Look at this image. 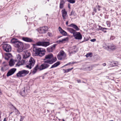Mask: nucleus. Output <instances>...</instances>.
<instances>
[{
  "instance_id": "nucleus-31",
  "label": "nucleus",
  "mask_w": 121,
  "mask_h": 121,
  "mask_svg": "<svg viewBox=\"0 0 121 121\" xmlns=\"http://www.w3.org/2000/svg\"><path fill=\"white\" fill-rule=\"evenodd\" d=\"M68 1L72 4L74 3L75 2V0H68Z\"/></svg>"
},
{
  "instance_id": "nucleus-52",
  "label": "nucleus",
  "mask_w": 121,
  "mask_h": 121,
  "mask_svg": "<svg viewBox=\"0 0 121 121\" xmlns=\"http://www.w3.org/2000/svg\"><path fill=\"white\" fill-rule=\"evenodd\" d=\"M68 7L69 9H70V4H68Z\"/></svg>"
},
{
  "instance_id": "nucleus-43",
  "label": "nucleus",
  "mask_w": 121,
  "mask_h": 121,
  "mask_svg": "<svg viewBox=\"0 0 121 121\" xmlns=\"http://www.w3.org/2000/svg\"><path fill=\"white\" fill-rule=\"evenodd\" d=\"M20 94L22 96H23L25 94H23V92L22 91H21L20 93Z\"/></svg>"
},
{
  "instance_id": "nucleus-22",
  "label": "nucleus",
  "mask_w": 121,
  "mask_h": 121,
  "mask_svg": "<svg viewBox=\"0 0 121 121\" xmlns=\"http://www.w3.org/2000/svg\"><path fill=\"white\" fill-rule=\"evenodd\" d=\"M45 57V58L46 59H50L53 57V55L51 53L50 54L46 55Z\"/></svg>"
},
{
  "instance_id": "nucleus-42",
  "label": "nucleus",
  "mask_w": 121,
  "mask_h": 121,
  "mask_svg": "<svg viewBox=\"0 0 121 121\" xmlns=\"http://www.w3.org/2000/svg\"><path fill=\"white\" fill-rule=\"evenodd\" d=\"M96 40V39H91V41L93 42H95Z\"/></svg>"
},
{
  "instance_id": "nucleus-6",
  "label": "nucleus",
  "mask_w": 121,
  "mask_h": 121,
  "mask_svg": "<svg viewBox=\"0 0 121 121\" xmlns=\"http://www.w3.org/2000/svg\"><path fill=\"white\" fill-rule=\"evenodd\" d=\"M36 44L37 45L46 47L50 45V43L46 41L38 42L36 43Z\"/></svg>"
},
{
  "instance_id": "nucleus-9",
  "label": "nucleus",
  "mask_w": 121,
  "mask_h": 121,
  "mask_svg": "<svg viewBox=\"0 0 121 121\" xmlns=\"http://www.w3.org/2000/svg\"><path fill=\"white\" fill-rule=\"evenodd\" d=\"M62 17L64 21H65L66 19L68 17L67 12L66 11L65 9L62 10L61 11Z\"/></svg>"
},
{
  "instance_id": "nucleus-29",
  "label": "nucleus",
  "mask_w": 121,
  "mask_h": 121,
  "mask_svg": "<svg viewBox=\"0 0 121 121\" xmlns=\"http://www.w3.org/2000/svg\"><path fill=\"white\" fill-rule=\"evenodd\" d=\"M21 57L20 55L18 54L17 56V60L18 61H20L21 60Z\"/></svg>"
},
{
  "instance_id": "nucleus-56",
  "label": "nucleus",
  "mask_w": 121,
  "mask_h": 121,
  "mask_svg": "<svg viewBox=\"0 0 121 121\" xmlns=\"http://www.w3.org/2000/svg\"><path fill=\"white\" fill-rule=\"evenodd\" d=\"M3 121H6V118H4V119Z\"/></svg>"
},
{
  "instance_id": "nucleus-10",
  "label": "nucleus",
  "mask_w": 121,
  "mask_h": 121,
  "mask_svg": "<svg viewBox=\"0 0 121 121\" xmlns=\"http://www.w3.org/2000/svg\"><path fill=\"white\" fill-rule=\"evenodd\" d=\"M73 36L76 39H81L82 38V35L79 32H76Z\"/></svg>"
},
{
  "instance_id": "nucleus-55",
  "label": "nucleus",
  "mask_w": 121,
  "mask_h": 121,
  "mask_svg": "<svg viewBox=\"0 0 121 121\" xmlns=\"http://www.w3.org/2000/svg\"><path fill=\"white\" fill-rule=\"evenodd\" d=\"M68 21H67L66 22V24L67 25L68 24Z\"/></svg>"
},
{
  "instance_id": "nucleus-37",
  "label": "nucleus",
  "mask_w": 121,
  "mask_h": 121,
  "mask_svg": "<svg viewBox=\"0 0 121 121\" xmlns=\"http://www.w3.org/2000/svg\"><path fill=\"white\" fill-rule=\"evenodd\" d=\"M20 62L22 63L21 64L22 65L25 63V61L24 60H22Z\"/></svg>"
},
{
  "instance_id": "nucleus-51",
  "label": "nucleus",
  "mask_w": 121,
  "mask_h": 121,
  "mask_svg": "<svg viewBox=\"0 0 121 121\" xmlns=\"http://www.w3.org/2000/svg\"><path fill=\"white\" fill-rule=\"evenodd\" d=\"M76 52V51H74L73 52H71V53H73L74 52V53H75Z\"/></svg>"
},
{
  "instance_id": "nucleus-57",
  "label": "nucleus",
  "mask_w": 121,
  "mask_h": 121,
  "mask_svg": "<svg viewBox=\"0 0 121 121\" xmlns=\"http://www.w3.org/2000/svg\"><path fill=\"white\" fill-rule=\"evenodd\" d=\"M76 46H74L73 47V48H74V49H75V48L76 47Z\"/></svg>"
},
{
  "instance_id": "nucleus-47",
  "label": "nucleus",
  "mask_w": 121,
  "mask_h": 121,
  "mask_svg": "<svg viewBox=\"0 0 121 121\" xmlns=\"http://www.w3.org/2000/svg\"><path fill=\"white\" fill-rule=\"evenodd\" d=\"M102 30L103 31L104 33H106L107 32V31L106 30H104L103 29H102Z\"/></svg>"
},
{
  "instance_id": "nucleus-33",
  "label": "nucleus",
  "mask_w": 121,
  "mask_h": 121,
  "mask_svg": "<svg viewBox=\"0 0 121 121\" xmlns=\"http://www.w3.org/2000/svg\"><path fill=\"white\" fill-rule=\"evenodd\" d=\"M6 56H7V57L10 58L12 56V55L10 53H6Z\"/></svg>"
},
{
  "instance_id": "nucleus-27",
  "label": "nucleus",
  "mask_w": 121,
  "mask_h": 121,
  "mask_svg": "<svg viewBox=\"0 0 121 121\" xmlns=\"http://www.w3.org/2000/svg\"><path fill=\"white\" fill-rule=\"evenodd\" d=\"M112 66H115L117 65V62H113L111 64Z\"/></svg>"
},
{
  "instance_id": "nucleus-32",
  "label": "nucleus",
  "mask_w": 121,
  "mask_h": 121,
  "mask_svg": "<svg viewBox=\"0 0 121 121\" xmlns=\"http://www.w3.org/2000/svg\"><path fill=\"white\" fill-rule=\"evenodd\" d=\"M18 62L16 64V66H19L20 65H22V64H21V62L20 61Z\"/></svg>"
},
{
  "instance_id": "nucleus-46",
  "label": "nucleus",
  "mask_w": 121,
  "mask_h": 121,
  "mask_svg": "<svg viewBox=\"0 0 121 121\" xmlns=\"http://www.w3.org/2000/svg\"><path fill=\"white\" fill-rule=\"evenodd\" d=\"M99 30H102L103 28L102 27H101L100 26H99Z\"/></svg>"
},
{
  "instance_id": "nucleus-50",
  "label": "nucleus",
  "mask_w": 121,
  "mask_h": 121,
  "mask_svg": "<svg viewBox=\"0 0 121 121\" xmlns=\"http://www.w3.org/2000/svg\"><path fill=\"white\" fill-rule=\"evenodd\" d=\"M77 81L78 83H80L81 82V80H77Z\"/></svg>"
},
{
  "instance_id": "nucleus-35",
  "label": "nucleus",
  "mask_w": 121,
  "mask_h": 121,
  "mask_svg": "<svg viewBox=\"0 0 121 121\" xmlns=\"http://www.w3.org/2000/svg\"><path fill=\"white\" fill-rule=\"evenodd\" d=\"M65 2L63 0H62L61 1L60 3V4L64 5L65 3Z\"/></svg>"
},
{
  "instance_id": "nucleus-49",
  "label": "nucleus",
  "mask_w": 121,
  "mask_h": 121,
  "mask_svg": "<svg viewBox=\"0 0 121 121\" xmlns=\"http://www.w3.org/2000/svg\"><path fill=\"white\" fill-rule=\"evenodd\" d=\"M102 65L104 66H105L106 65V64L105 63H103V64H102Z\"/></svg>"
},
{
  "instance_id": "nucleus-28",
  "label": "nucleus",
  "mask_w": 121,
  "mask_h": 121,
  "mask_svg": "<svg viewBox=\"0 0 121 121\" xmlns=\"http://www.w3.org/2000/svg\"><path fill=\"white\" fill-rule=\"evenodd\" d=\"M73 69V68H70V69H67L64 70H65V73H67V72H69L70 71V70H72Z\"/></svg>"
},
{
  "instance_id": "nucleus-24",
  "label": "nucleus",
  "mask_w": 121,
  "mask_h": 121,
  "mask_svg": "<svg viewBox=\"0 0 121 121\" xmlns=\"http://www.w3.org/2000/svg\"><path fill=\"white\" fill-rule=\"evenodd\" d=\"M45 61L48 64H52L53 63V62L52 61V59L48 60L46 61Z\"/></svg>"
},
{
  "instance_id": "nucleus-15",
  "label": "nucleus",
  "mask_w": 121,
  "mask_h": 121,
  "mask_svg": "<svg viewBox=\"0 0 121 121\" xmlns=\"http://www.w3.org/2000/svg\"><path fill=\"white\" fill-rule=\"evenodd\" d=\"M68 26L73 28L77 31L79 30H80L79 29L77 25L73 23L71 24Z\"/></svg>"
},
{
  "instance_id": "nucleus-20",
  "label": "nucleus",
  "mask_w": 121,
  "mask_h": 121,
  "mask_svg": "<svg viewBox=\"0 0 121 121\" xmlns=\"http://www.w3.org/2000/svg\"><path fill=\"white\" fill-rule=\"evenodd\" d=\"M108 49L113 50L116 49L115 46L113 44H111L107 47Z\"/></svg>"
},
{
  "instance_id": "nucleus-1",
  "label": "nucleus",
  "mask_w": 121,
  "mask_h": 121,
  "mask_svg": "<svg viewBox=\"0 0 121 121\" xmlns=\"http://www.w3.org/2000/svg\"><path fill=\"white\" fill-rule=\"evenodd\" d=\"M11 42L13 44L14 46L17 48L18 52H21L23 51L24 45L22 42L14 38H13Z\"/></svg>"
},
{
  "instance_id": "nucleus-30",
  "label": "nucleus",
  "mask_w": 121,
  "mask_h": 121,
  "mask_svg": "<svg viewBox=\"0 0 121 121\" xmlns=\"http://www.w3.org/2000/svg\"><path fill=\"white\" fill-rule=\"evenodd\" d=\"M96 8L97 9L98 11H100V8H101V7L99 5H97L96 6Z\"/></svg>"
},
{
  "instance_id": "nucleus-48",
  "label": "nucleus",
  "mask_w": 121,
  "mask_h": 121,
  "mask_svg": "<svg viewBox=\"0 0 121 121\" xmlns=\"http://www.w3.org/2000/svg\"><path fill=\"white\" fill-rule=\"evenodd\" d=\"M52 35V34H51V33H50V32H49L48 33V35L49 36H51V35Z\"/></svg>"
},
{
  "instance_id": "nucleus-63",
  "label": "nucleus",
  "mask_w": 121,
  "mask_h": 121,
  "mask_svg": "<svg viewBox=\"0 0 121 121\" xmlns=\"http://www.w3.org/2000/svg\"><path fill=\"white\" fill-rule=\"evenodd\" d=\"M13 112H11L10 113V114H12V113Z\"/></svg>"
},
{
  "instance_id": "nucleus-21",
  "label": "nucleus",
  "mask_w": 121,
  "mask_h": 121,
  "mask_svg": "<svg viewBox=\"0 0 121 121\" xmlns=\"http://www.w3.org/2000/svg\"><path fill=\"white\" fill-rule=\"evenodd\" d=\"M60 64V62L58 61L52 65L50 69H51L54 67H56L58 66Z\"/></svg>"
},
{
  "instance_id": "nucleus-64",
  "label": "nucleus",
  "mask_w": 121,
  "mask_h": 121,
  "mask_svg": "<svg viewBox=\"0 0 121 121\" xmlns=\"http://www.w3.org/2000/svg\"><path fill=\"white\" fill-rule=\"evenodd\" d=\"M65 121L64 120V119H63V121Z\"/></svg>"
},
{
  "instance_id": "nucleus-58",
  "label": "nucleus",
  "mask_w": 121,
  "mask_h": 121,
  "mask_svg": "<svg viewBox=\"0 0 121 121\" xmlns=\"http://www.w3.org/2000/svg\"><path fill=\"white\" fill-rule=\"evenodd\" d=\"M94 14H95V13H94V12H93L92 13V14L93 15Z\"/></svg>"
},
{
  "instance_id": "nucleus-54",
  "label": "nucleus",
  "mask_w": 121,
  "mask_h": 121,
  "mask_svg": "<svg viewBox=\"0 0 121 121\" xmlns=\"http://www.w3.org/2000/svg\"><path fill=\"white\" fill-rule=\"evenodd\" d=\"M1 70L2 71H4V69L3 68V67H2L1 69Z\"/></svg>"
},
{
  "instance_id": "nucleus-17",
  "label": "nucleus",
  "mask_w": 121,
  "mask_h": 121,
  "mask_svg": "<svg viewBox=\"0 0 121 121\" xmlns=\"http://www.w3.org/2000/svg\"><path fill=\"white\" fill-rule=\"evenodd\" d=\"M59 30L61 34L64 35H67V33L66 32L63 30L60 27H59Z\"/></svg>"
},
{
  "instance_id": "nucleus-41",
  "label": "nucleus",
  "mask_w": 121,
  "mask_h": 121,
  "mask_svg": "<svg viewBox=\"0 0 121 121\" xmlns=\"http://www.w3.org/2000/svg\"><path fill=\"white\" fill-rule=\"evenodd\" d=\"M107 24L108 26L110 27V23L108 22H107Z\"/></svg>"
},
{
  "instance_id": "nucleus-7",
  "label": "nucleus",
  "mask_w": 121,
  "mask_h": 121,
  "mask_svg": "<svg viewBox=\"0 0 121 121\" xmlns=\"http://www.w3.org/2000/svg\"><path fill=\"white\" fill-rule=\"evenodd\" d=\"M49 64H47L45 61H44V63L42 64L39 66V70L41 71L47 69L49 67Z\"/></svg>"
},
{
  "instance_id": "nucleus-61",
  "label": "nucleus",
  "mask_w": 121,
  "mask_h": 121,
  "mask_svg": "<svg viewBox=\"0 0 121 121\" xmlns=\"http://www.w3.org/2000/svg\"><path fill=\"white\" fill-rule=\"evenodd\" d=\"M14 108V109L15 110H17L16 108L15 107H14L13 106Z\"/></svg>"
},
{
  "instance_id": "nucleus-18",
  "label": "nucleus",
  "mask_w": 121,
  "mask_h": 121,
  "mask_svg": "<svg viewBox=\"0 0 121 121\" xmlns=\"http://www.w3.org/2000/svg\"><path fill=\"white\" fill-rule=\"evenodd\" d=\"M67 29L70 32L73 34V35L76 32L75 30H74L73 28H68Z\"/></svg>"
},
{
  "instance_id": "nucleus-45",
  "label": "nucleus",
  "mask_w": 121,
  "mask_h": 121,
  "mask_svg": "<svg viewBox=\"0 0 121 121\" xmlns=\"http://www.w3.org/2000/svg\"><path fill=\"white\" fill-rule=\"evenodd\" d=\"M74 12L73 11H71L70 14V16L72 15H73L74 14Z\"/></svg>"
},
{
  "instance_id": "nucleus-38",
  "label": "nucleus",
  "mask_w": 121,
  "mask_h": 121,
  "mask_svg": "<svg viewBox=\"0 0 121 121\" xmlns=\"http://www.w3.org/2000/svg\"><path fill=\"white\" fill-rule=\"evenodd\" d=\"M64 7V5L60 4V9H62Z\"/></svg>"
},
{
  "instance_id": "nucleus-14",
  "label": "nucleus",
  "mask_w": 121,
  "mask_h": 121,
  "mask_svg": "<svg viewBox=\"0 0 121 121\" xmlns=\"http://www.w3.org/2000/svg\"><path fill=\"white\" fill-rule=\"evenodd\" d=\"M65 54V53L63 51H60L57 56L58 59L59 60H61L62 59V56L64 55Z\"/></svg>"
},
{
  "instance_id": "nucleus-62",
  "label": "nucleus",
  "mask_w": 121,
  "mask_h": 121,
  "mask_svg": "<svg viewBox=\"0 0 121 121\" xmlns=\"http://www.w3.org/2000/svg\"><path fill=\"white\" fill-rule=\"evenodd\" d=\"M20 121H22V117H21V118L20 119Z\"/></svg>"
},
{
  "instance_id": "nucleus-25",
  "label": "nucleus",
  "mask_w": 121,
  "mask_h": 121,
  "mask_svg": "<svg viewBox=\"0 0 121 121\" xmlns=\"http://www.w3.org/2000/svg\"><path fill=\"white\" fill-rule=\"evenodd\" d=\"M68 37H67L65 38H64V39H62L61 40H59V41H57V43H62L64 41H66L68 40Z\"/></svg>"
},
{
  "instance_id": "nucleus-26",
  "label": "nucleus",
  "mask_w": 121,
  "mask_h": 121,
  "mask_svg": "<svg viewBox=\"0 0 121 121\" xmlns=\"http://www.w3.org/2000/svg\"><path fill=\"white\" fill-rule=\"evenodd\" d=\"M92 53L91 52H89L86 54V57L87 58L89 57H91L92 56Z\"/></svg>"
},
{
  "instance_id": "nucleus-19",
  "label": "nucleus",
  "mask_w": 121,
  "mask_h": 121,
  "mask_svg": "<svg viewBox=\"0 0 121 121\" xmlns=\"http://www.w3.org/2000/svg\"><path fill=\"white\" fill-rule=\"evenodd\" d=\"M30 55V54L27 52H26L23 56V59H26L28 58Z\"/></svg>"
},
{
  "instance_id": "nucleus-34",
  "label": "nucleus",
  "mask_w": 121,
  "mask_h": 121,
  "mask_svg": "<svg viewBox=\"0 0 121 121\" xmlns=\"http://www.w3.org/2000/svg\"><path fill=\"white\" fill-rule=\"evenodd\" d=\"M51 59L52 60L53 63L56 61L57 60V59L56 57H54L53 59Z\"/></svg>"
},
{
  "instance_id": "nucleus-16",
  "label": "nucleus",
  "mask_w": 121,
  "mask_h": 121,
  "mask_svg": "<svg viewBox=\"0 0 121 121\" xmlns=\"http://www.w3.org/2000/svg\"><path fill=\"white\" fill-rule=\"evenodd\" d=\"M39 66L38 67V65H37L35 68L33 69V70L31 71L32 73L33 74H35L37 70L39 69Z\"/></svg>"
},
{
  "instance_id": "nucleus-2",
  "label": "nucleus",
  "mask_w": 121,
  "mask_h": 121,
  "mask_svg": "<svg viewBox=\"0 0 121 121\" xmlns=\"http://www.w3.org/2000/svg\"><path fill=\"white\" fill-rule=\"evenodd\" d=\"M35 55L42 56L45 55L46 51L44 49L36 47L34 48Z\"/></svg>"
},
{
  "instance_id": "nucleus-36",
  "label": "nucleus",
  "mask_w": 121,
  "mask_h": 121,
  "mask_svg": "<svg viewBox=\"0 0 121 121\" xmlns=\"http://www.w3.org/2000/svg\"><path fill=\"white\" fill-rule=\"evenodd\" d=\"M22 91L23 92V94H26V93L27 91H26V92L25 89V88L24 89H22Z\"/></svg>"
},
{
  "instance_id": "nucleus-53",
  "label": "nucleus",
  "mask_w": 121,
  "mask_h": 121,
  "mask_svg": "<svg viewBox=\"0 0 121 121\" xmlns=\"http://www.w3.org/2000/svg\"><path fill=\"white\" fill-rule=\"evenodd\" d=\"M103 29H104V30H107L108 29L106 28H103Z\"/></svg>"
},
{
  "instance_id": "nucleus-8",
  "label": "nucleus",
  "mask_w": 121,
  "mask_h": 121,
  "mask_svg": "<svg viewBox=\"0 0 121 121\" xmlns=\"http://www.w3.org/2000/svg\"><path fill=\"white\" fill-rule=\"evenodd\" d=\"M48 29V28L47 26H44L40 28L39 30V32L40 33H45Z\"/></svg>"
},
{
  "instance_id": "nucleus-60",
  "label": "nucleus",
  "mask_w": 121,
  "mask_h": 121,
  "mask_svg": "<svg viewBox=\"0 0 121 121\" xmlns=\"http://www.w3.org/2000/svg\"><path fill=\"white\" fill-rule=\"evenodd\" d=\"M17 110V113H19V111H18V110Z\"/></svg>"
},
{
  "instance_id": "nucleus-5",
  "label": "nucleus",
  "mask_w": 121,
  "mask_h": 121,
  "mask_svg": "<svg viewBox=\"0 0 121 121\" xmlns=\"http://www.w3.org/2000/svg\"><path fill=\"white\" fill-rule=\"evenodd\" d=\"M3 49L4 51L6 52H9L11 50V46L8 44H5L2 45Z\"/></svg>"
},
{
  "instance_id": "nucleus-11",
  "label": "nucleus",
  "mask_w": 121,
  "mask_h": 121,
  "mask_svg": "<svg viewBox=\"0 0 121 121\" xmlns=\"http://www.w3.org/2000/svg\"><path fill=\"white\" fill-rule=\"evenodd\" d=\"M16 70V69L15 68H13L11 69L7 73V76L8 77L14 74Z\"/></svg>"
},
{
  "instance_id": "nucleus-39",
  "label": "nucleus",
  "mask_w": 121,
  "mask_h": 121,
  "mask_svg": "<svg viewBox=\"0 0 121 121\" xmlns=\"http://www.w3.org/2000/svg\"><path fill=\"white\" fill-rule=\"evenodd\" d=\"M96 8L94 7L93 9V11L95 13H96L97 12V10Z\"/></svg>"
},
{
  "instance_id": "nucleus-23",
  "label": "nucleus",
  "mask_w": 121,
  "mask_h": 121,
  "mask_svg": "<svg viewBox=\"0 0 121 121\" xmlns=\"http://www.w3.org/2000/svg\"><path fill=\"white\" fill-rule=\"evenodd\" d=\"M14 64V60L13 59H11L9 62V65L11 66H13Z\"/></svg>"
},
{
  "instance_id": "nucleus-40",
  "label": "nucleus",
  "mask_w": 121,
  "mask_h": 121,
  "mask_svg": "<svg viewBox=\"0 0 121 121\" xmlns=\"http://www.w3.org/2000/svg\"><path fill=\"white\" fill-rule=\"evenodd\" d=\"M115 37L114 36H111L110 38L111 39L113 40L115 38Z\"/></svg>"
},
{
  "instance_id": "nucleus-3",
  "label": "nucleus",
  "mask_w": 121,
  "mask_h": 121,
  "mask_svg": "<svg viewBox=\"0 0 121 121\" xmlns=\"http://www.w3.org/2000/svg\"><path fill=\"white\" fill-rule=\"evenodd\" d=\"M35 61L34 59L32 57L31 58L26 65V67L30 69H31L34 65Z\"/></svg>"
},
{
  "instance_id": "nucleus-4",
  "label": "nucleus",
  "mask_w": 121,
  "mask_h": 121,
  "mask_svg": "<svg viewBox=\"0 0 121 121\" xmlns=\"http://www.w3.org/2000/svg\"><path fill=\"white\" fill-rule=\"evenodd\" d=\"M29 71L25 70L20 71L16 74L17 76L18 77H22L26 75L29 73Z\"/></svg>"
},
{
  "instance_id": "nucleus-44",
  "label": "nucleus",
  "mask_w": 121,
  "mask_h": 121,
  "mask_svg": "<svg viewBox=\"0 0 121 121\" xmlns=\"http://www.w3.org/2000/svg\"><path fill=\"white\" fill-rule=\"evenodd\" d=\"M10 58L7 57V56H6L5 57V59L7 60H8Z\"/></svg>"
},
{
  "instance_id": "nucleus-13",
  "label": "nucleus",
  "mask_w": 121,
  "mask_h": 121,
  "mask_svg": "<svg viewBox=\"0 0 121 121\" xmlns=\"http://www.w3.org/2000/svg\"><path fill=\"white\" fill-rule=\"evenodd\" d=\"M57 45V44H55L53 46H52L51 47L48 48L47 49V51L49 52H52L53 50L55 49Z\"/></svg>"
},
{
  "instance_id": "nucleus-59",
  "label": "nucleus",
  "mask_w": 121,
  "mask_h": 121,
  "mask_svg": "<svg viewBox=\"0 0 121 121\" xmlns=\"http://www.w3.org/2000/svg\"><path fill=\"white\" fill-rule=\"evenodd\" d=\"M70 63H69V64H66L65 65V66H67V65H69V64H70Z\"/></svg>"
},
{
  "instance_id": "nucleus-12",
  "label": "nucleus",
  "mask_w": 121,
  "mask_h": 121,
  "mask_svg": "<svg viewBox=\"0 0 121 121\" xmlns=\"http://www.w3.org/2000/svg\"><path fill=\"white\" fill-rule=\"evenodd\" d=\"M22 39L23 41L28 43H34V41L31 38L28 37H23Z\"/></svg>"
}]
</instances>
